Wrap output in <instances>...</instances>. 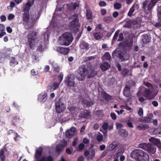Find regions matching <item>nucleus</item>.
I'll use <instances>...</instances> for the list:
<instances>
[{
  "label": "nucleus",
  "instance_id": "72a5a7b5",
  "mask_svg": "<svg viewBox=\"0 0 161 161\" xmlns=\"http://www.w3.org/2000/svg\"><path fill=\"white\" fill-rule=\"evenodd\" d=\"M83 103L86 107H90L94 104V103L92 101H88L84 100L83 101Z\"/></svg>",
  "mask_w": 161,
  "mask_h": 161
},
{
  "label": "nucleus",
  "instance_id": "4be33fe9",
  "mask_svg": "<svg viewBox=\"0 0 161 161\" xmlns=\"http://www.w3.org/2000/svg\"><path fill=\"white\" fill-rule=\"evenodd\" d=\"M119 56L122 61H125L128 60L130 57L129 55L126 52H123L120 53H119Z\"/></svg>",
  "mask_w": 161,
  "mask_h": 161
},
{
  "label": "nucleus",
  "instance_id": "bf43d9fd",
  "mask_svg": "<svg viewBox=\"0 0 161 161\" xmlns=\"http://www.w3.org/2000/svg\"><path fill=\"white\" fill-rule=\"evenodd\" d=\"M63 74L62 72H61L58 77V79L60 80V83L62 81L63 78Z\"/></svg>",
  "mask_w": 161,
  "mask_h": 161
},
{
  "label": "nucleus",
  "instance_id": "c9c22d12",
  "mask_svg": "<svg viewBox=\"0 0 161 161\" xmlns=\"http://www.w3.org/2000/svg\"><path fill=\"white\" fill-rule=\"evenodd\" d=\"M124 152V149L121 148L119 149L115 154V156L116 157H118L122 155Z\"/></svg>",
  "mask_w": 161,
  "mask_h": 161
},
{
  "label": "nucleus",
  "instance_id": "603ef678",
  "mask_svg": "<svg viewBox=\"0 0 161 161\" xmlns=\"http://www.w3.org/2000/svg\"><path fill=\"white\" fill-rule=\"evenodd\" d=\"M114 7L115 9H119L121 8V5L119 3H116L114 4Z\"/></svg>",
  "mask_w": 161,
  "mask_h": 161
},
{
  "label": "nucleus",
  "instance_id": "a878e982",
  "mask_svg": "<svg viewBox=\"0 0 161 161\" xmlns=\"http://www.w3.org/2000/svg\"><path fill=\"white\" fill-rule=\"evenodd\" d=\"M38 15L37 16H35V15H31V21L30 22V23L32 24V27L34 25L36 21L39 19L40 15V14L39 13H38Z\"/></svg>",
  "mask_w": 161,
  "mask_h": 161
},
{
  "label": "nucleus",
  "instance_id": "4c0bfd02",
  "mask_svg": "<svg viewBox=\"0 0 161 161\" xmlns=\"http://www.w3.org/2000/svg\"><path fill=\"white\" fill-rule=\"evenodd\" d=\"M92 12L90 10H87L86 13V16L87 19H91L92 17Z\"/></svg>",
  "mask_w": 161,
  "mask_h": 161
},
{
  "label": "nucleus",
  "instance_id": "473e14b6",
  "mask_svg": "<svg viewBox=\"0 0 161 161\" xmlns=\"http://www.w3.org/2000/svg\"><path fill=\"white\" fill-rule=\"evenodd\" d=\"M119 133L123 137L125 138L128 135V132L125 130L121 129L119 131Z\"/></svg>",
  "mask_w": 161,
  "mask_h": 161
},
{
  "label": "nucleus",
  "instance_id": "13d9d810",
  "mask_svg": "<svg viewBox=\"0 0 161 161\" xmlns=\"http://www.w3.org/2000/svg\"><path fill=\"white\" fill-rule=\"evenodd\" d=\"M17 117H13L12 120V124L11 125H14V126H15V122L17 120Z\"/></svg>",
  "mask_w": 161,
  "mask_h": 161
},
{
  "label": "nucleus",
  "instance_id": "39448f33",
  "mask_svg": "<svg viewBox=\"0 0 161 161\" xmlns=\"http://www.w3.org/2000/svg\"><path fill=\"white\" fill-rule=\"evenodd\" d=\"M139 147L151 154H154L156 152V146L153 144L147 143H141L139 145Z\"/></svg>",
  "mask_w": 161,
  "mask_h": 161
},
{
  "label": "nucleus",
  "instance_id": "864d4df0",
  "mask_svg": "<svg viewBox=\"0 0 161 161\" xmlns=\"http://www.w3.org/2000/svg\"><path fill=\"white\" fill-rule=\"evenodd\" d=\"M158 20L159 21V22H157L154 24V26L157 28H159L161 27V22H160V20L158 19Z\"/></svg>",
  "mask_w": 161,
  "mask_h": 161
},
{
  "label": "nucleus",
  "instance_id": "ea45409f",
  "mask_svg": "<svg viewBox=\"0 0 161 161\" xmlns=\"http://www.w3.org/2000/svg\"><path fill=\"white\" fill-rule=\"evenodd\" d=\"M111 57L110 55L108 53H106L102 57L103 60H109Z\"/></svg>",
  "mask_w": 161,
  "mask_h": 161
},
{
  "label": "nucleus",
  "instance_id": "c03bdc74",
  "mask_svg": "<svg viewBox=\"0 0 161 161\" xmlns=\"http://www.w3.org/2000/svg\"><path fill=\"white\" fill-rule=\"evenodd\" d=\"M14 140L15 142L18 141L19 138L20 137V136L16 132H14Z\"/></svg>",
  "mask_w": 161,
  "mask_h": 161
},
{
  "label": "nucleus",
  "instance_id": "49530a36",
  "mask_svg": "<svg viewBox=\"0 0 161 161\" xmlns=\"http://www.w3.org/2000/svg\"><path fill=\"white\" fill-rule=\"evenodd\" d=\"M129 72V70L126 69H124L122 70L121 72V74L124 76H125L128 74Z\"/></svg>",
  "mask_w": 161,
  "mask_h": 161
},
{
  "label": "nucleus",
  "instance_id": "b1692460",
  "mask_svg": "<svg viewBox=\"0 0 161 161\" xmlns=\"http://www.w3.org/2000/svg\"><path fill=\"white\" fill-rule=\"evenodd\" d=\"M149 141L153 143V144L155 145H157V146L159 147L160 149H161V142L158 139L152 137L149 139Z\"/></svg>",
  "mask_w": 161,
  "mask_h": 161
},
{
  "label": "nucleus",
  "instance_id": "4d7b16f0",
  "mask_svg": "<svg viewBox=\"0 0 161 161\" xmlns=\"http://www.w3.org/2000/svg\"><path fill=\"white\" fill-rule=\"evenodd\" d=\"M31 73L33 76H35L38 74V73L37 71H36L34 69H32L31 70Z\"/></svg>",
  "mask_w": 161,
  "mask_h": 161
},
{
  "label": "nucleus",
  "instance_id": "4468645a",
  "mask_svg": "<svg viewBox=\"0 0 161 161\" xmlns=\"http://www.w3.org/2000/svg\"><path fill=\"white\" fill-rule=\"evenodd\" d=\"M155 5V4L152 0L150 2L148 0H145L143 2V8L144 10H146L147 6V10L150 12Z\"/></svg>",
  "mask_w": 161,
  "mask_h": 161
},
{
  "label": "nucleus",
  "instance_id": "f704fd0d",
  "mask_svg": "<svg viewBox=\"0 0 161 161\" xmlns=\"http://www.w3.org/2000/svg\"><path fill=\"white\" fill-rule=\"evenodd\" d=\"M80 116L82 118H86L89 116L90 114L87 111L81 112L80 114Z\"/></svg>",
  "mask_w": 161,
  "mask_h": 161
},
{
  "label": "nucleus",
  "instance_id": "0eeeda50",
  "mask_svg": "<svg viewBox=\"0 0 161 161\" xmlns=\"http://www.w3.org/2000/svg\"><path fill=\"white\" fill-rule=\"evenodd\" d=\"M22 18L23 24L26 29L31 28L32 27V24L29 22L30 19V13H24L22 14Z\"/></svg>",
  "mask_w": 161,
  "mask_h": 161
},
{
  "label": "nucleus",
  "instance_id": "0e129e2a",
  "mask_svg": "<svg viewBox=\"0 0 161 161\" xmlns=\"http://www.w3.org/2000/svg\"><path fill=\"white\" fill-rule=\"evenodd\" d=\"M69 130L74 135H75V133L76 132V129L74 127L71 128Z\"/></svg>",
  "mask_w": 161,
  "mask_h": 161
},
{
  "label": "nucleus",
  "instance_id": "20e7f679",
  "mask_svg": "<svg viewBox=\"0 0 161 161\" xmlns=\"http://www.w3.org/2000/svg\"><path fill=\"white\" fill-rule=\"evenodd\" d=\"M73 38L72 34L69 32L64 33L62 36L59 38L60 45L68 46L72 42Z\"/></svg>",
  "mask_w": 161,
  "mask_h": 161
},
{
  "label": "nucleus",
  "instance_id": "774afa93",
  "mask_svg": "<svg viewBox=\"0 0 161 161\" xmlns=\"http://www.w3.org/2000/svg\"><path fill=\"white\" fill-rule=\"evenodd\" d=\"M14 15L13 14H10L8 16V19L9 20H11L14 18Z\"/></svg>",
  "mask_w": 161,
  "mask_h": 161
},
{
  "label": "nucleus",
  "instance_id": "7c9ffc66",
  "mask_svg": "<svg viewBox=\"0 0 161 161\" xmlns=\"http://www.w3.org/2000/svg\"><path fill=\"white\" fill-rule=\"evenodd\" d=\"M119 143L118 142L114 141L109 146V149L110 150H112L114 149L118 145Z\"/></svg>",
  "mask_w": 161,
  "mask_h": 161
},
{
  "label": "nucleus",
  "instance_id": "9b49d317",
  "mask_svg": "<svg viewBox=\"0 0 161 161\" xmlns=\"http://www.w3.org/2000/svg\"><path fill=\"white\" fill-rule=\"evenodd\" d=\"M140 152L138 161H149V157L147 153L142 150Z\"/></svg>",
  "mask_w": 161,
  "mask_h": 161
},
{
  "label": "nucleus",
  "instance_id": "bb28decb",
  "mask_svg": "<svg viewBox=\"0 0 161 161\" xmlns=\"http://www.w3.org/2000/svg\"><path fill=\"white\" fill-rule=\"evenodd\" d=\"M47 94L44 93L43 95L42 94H40L38 96V99L41 102H44L47 99Z\"/></svg>",
  "mask_w": 161,
  "mask_h": 161
},
{
  "label": "nucleus",
  "instance_id": "f8f14e48",
  "mask_svg": "<svg viewBox=\"0 0 161 161\" xmlns=\"http://www.w3.org/2000/svg\"><path fill=\"white\" fill-rule=\"evenodd\" d=\"M140 152L138 161H149V157L147 153L142 150Z\"/></svg>",
  "mask_w": 161,
  "mask_h": 161
},
{
  "label": "nucleus",
  "instance_id": "3c124183",
  "mask_svg": "<svg viewBox=\"0 0 161 161\" xmlns=\"http://www.w3.org/2000/svg\"><path fill=\"white\" fill-rule=\"evenodd\" d=\"M151 93V92L149 89H146L144 92V96L145 97H147Z\"/></svg>",
  "mask_w": 161,
  "mask_h": 161
},
{
  "label": "nucleus",
  "instance_id": "412c9836",
  "mask_svg": "<svg viewBox=\"0 0 161 161\" xmlns=\"http://www.w3.org/2000/svg\"><path fill=\"white\" fill-rule=\"evenodd\" d=\"M141 150L136 149L132 151L131 153V157L137 161Z\"/></svg>",
  "mask_w": 161,
  "mask_h": 161
},
{
  "label": "nucleus",
  "instance_id": "423d86ee",
  "mask_svg": "<svg viewBox=\"0 0 161 161\" xmlns=\"http://www.w3.org/2000/svg\"><path fill=\"white\" fill-rule=\"evenodd\" d=\"M37 32L35 31H30L27 35V39L30 48H32L37 38Z\"/></svg>",
  "mask_w": 161,
  "mask_h": 161
},
{
  "label": "nucleus",
  "instance_id": "5fc2aeb1",
  "mask_svg": "<svg viewBox=\"0 0 161 161\" xmlns=\"http://www.w3.org/2000/svg\"><path fill=\"white\" fill-rule=\"evenodd\" d=\"M133 45V42H130L128 43L127 45V48L129 50H130L131 48V47Z\"/></svg>",
  "mask_w": 161,
  "mask_h": 161
},
{
  "label": "nucleus",
  "instance_id": "6e6d98bb",
  "mask_svg": "<svg viewBox=\"0 0 161 161\" xmlns=\"http://www.w3.org/2000/svg\"><path fill=\"white\" fill-rule=\"evenodd\" d=\"M43 46L42 45L40 44L37 48V50L41 52H42L43 51V48H42Z\"/></svg>",
  "mask_w": 161,
  "mask_h": 161
},
{
  "label": "nucleus",
  "instance_id": "c756f323",
  "mask_svg": "<svg viewBox=\"0 0 161 161\" xmlns=\"http://www.w3.org/2000/svg\"><path fill=\"white\" fill-rule=\"evenodd\" d=\"M79 7V3H72L69 7V9L71 10H74L76 9Z\"/></svg>",
  "mask_w": 161,
  "mask_h": 161
},
{
  "label": "nucleus",
  "instance_id": "f03ea898",
  "mask_svg": "<svg viewBox=\"0 0 161 161\" xmlns=\"http://www.w3.org/2000/svg\"><path fill=\"white\" fill-rule=\"evenodd\" d=\"M78 14L75 13L69 17V20H72L69 25V28L72 32H77L80 27Z\"/></svg>",
  "mask_w": 161,
  "mask_h": 161
},
{
  "label": "nucleus",
  "instance_id": "09e8293b",
  "mask_svg": "<svg viewBox=\"0 0 161 161\" xmlns=\"http://www.w3.org/2000/svg\"><path fill=\"white\" fill-rule=\"evenodd\" d=\"M92 153L89 155V156L87 157V159L88 160L92 159L95 155V152L94 150H92Z\"/></svg>",
  "mask_w": 161,
  "mask_h": 161
},
{
  "label": "nucleus",
  "instance_id": "a211bd4d",
  "mask_svg": "<svg viewBox=\"0 0 161 161\" xmlns=\"http://www.w3.org/2000/svg\"><path fill=\"white\" fill-rule=\"evenodd\" d=\"M95 32L93 33V35L96 40L101 38V24H99L96 25L95 30Z\"/></svg>",
  "mask_w": 161,
  "mask_h": 161
},
{
  "label": "nucleus",
  "instance_id": "e2e57ef3",
  "mask_svg": "<svg viewBox=\"0 0 161 161\" xmlns=\"http://www.w3.org/2000/svg\"><path fill=\"white\" fill-rule=\"evenodd\" d=\"M12 105L13 107L17 109H19V106L18 105V104L17 103L14 102L13 103Z\"/></svg>",
  "mask_w": 161,
  "mask_h": 161
},
{
  "label": "nucleus",
  "instance_id": "1a4fd4ad",
  "mask_svg": "<svg viewBox=\"0 0 161 161\" xmlns=\"http://www.w3.org/2000/svg\"><path fill=\"white\" fill-rule=\"evenodd\" d=\"M75 76L74 74H70L68 75L67 78L65 80V83L67 86L70 87L74 86L75 84Z\"/></svg>",
  "mask_w": 161,
  "mask_h": 161
},
{
  "label": "nucleus",
  "instance_id": "58836bf2",
  "mask_svg": "<svg viewBox=\"0 0 161 161\" xmlns=\"http://www.w3.org/2000/svg\"><path fill=\"white\" fill-rule=\"evenodd\" d=\"M65 135L67 138H71L74 135L69 130H68L66 131Z\"/></svg>",
  "mask_w": 161,
  "mask_h": 161
},
{
  "label": "nucleus",
  "instance_id": "aec40b11",
  "mask_svg": "<svg viewBox=\"0 0 161 161\" xmlns=\"http://www.w3.org/2000/svg\"><path fill=\"white\" fill-rule=\"evenodd\" d=\"M79 47L82 50H85L86 51L88 50L89 48V44L84 41H82L80 42Z\"/></svg>",
  "mask_w": 161,
  "mask_h": 161
},
{
  "label": "nucleus",
  "instance_id": "a19ab883",
  "mask_svg": "<svg viewBox=\"0 0 161 161\" xmlns=\"http://www.w3.org/2000/svg\"><path fill=\"white\" fill-rule=\"evenodd\" d=\"M10 64L11 65L13 66L14 65H16L18 64V62L16 60L14 57H12L11 58Z\"/></svg>",
  "mask_w": 161,
  "mask_h": 161
},
{
  "label": "nucleus",
  "instance_id": "e433bc0d",
  "mask_svg": "<svg viewBox=\"0 0 161 161\" xmlns=\"http://www.w3.org/2000/svg\"><path fill=\"white\" fill-rule=\"evenodd\" d=\"M144 84L147 87H149L150 88H151L152 89H154L155 88H158V86L156 85H155L154 86H153L150 83L146 82H144Z\"/></svg>",
  "mask_w": 161,
  "mask_h": 161
},
{
  "label": "nucleus",
  "instance_id": "37998d69",
  "mask_svg": "<svg viewBox=\"0 0 161 161\" xmlns=\"http://www.w3.org/2000/svg\"><path fill=\"white\" fill-rule=\"evenodd\" d=\"M158 18L161 22V6L158 7Z\"/></svg>",
  "mask_w": 161,
  "mask_h": 161
},
{
  "label": "nucleus",
  "instance_id": "c85d7f7f",
  "mask_svg": "<svg viewBox=\"0 0 161 161\" xmlns=\"http://www.w3.org/2000/svg\"><path fill=\"white\" fill-rule=\"evenodd\" d=\"M149 127L148 125L143 124H141L137 127V128L139 130H144L148 129Z\"/></svg>",
  "mask_w": 161,
  "mask_h": 161
},
{
  "label": "nucleus",
  "instance_id": "338daca9",
  "mask_svg": "<svg viewBox=\"0 0 161 161\" xmlns=\"http://www.w3.org/2000/svg\"><path fill=\"white\" fill-rule=\"evenodd\" d=\"M116 127L117 129H120L122 128V125L120 123H116Z\"/></svg>",
  "mask_w": 161,
  "mask_h": 161
},
{
  "label": "nucleus",
  "instance_id": "ddd939ff",
  "mask_svg": "<svg viewBox=\"0 0 161 161\" xmlns=\"http://www.w3.org/2000/svg\"><path fill=\"white\" fill-rule=\"evenodd\" d=\"M140 152L138 161H149V157L147 153L142 150Z\"/></svg>",
  "mask_w": 161,
  "mask_h": 161
},
{
  "label": "nucleus",
  "instance_id": "680f3d73",
  "mask_svg": "<svg viewBox=\"0 0 161 161\" xmlns=\"http://www.w3.org/2000/svg\"><path fill=\"white\" fill-rule=\"evenodd\" d=\"M138 114L139 115L141 116L143 114V109L142 108H139V111L138 112Z\"/></svg>",
  "mask_w": 161,
  "mask_h": 161
},
{
  "label": "nucleus",
  "instance_id": "052dcab7",
  "mask_svg": "<svg viewBox=\"0 0 161 161\" xmlns=\"http://www.w3.org/2000/svg\"><path fill=\"white\" fill-rule=\"evenodd\" d=\"M123 38L124 37L123 34L121 33H120L119 35V39L118 41H122L123 40Z\"/></svg>",
  "mask_w": 161,
  "mask_h": 161
},
{
  "label": "nucleus",
  "instance_id": "5701e85b",
  "mask_svg": "<svg viewBox=\"0 0 161 161\" xmlns=\"http://www.w3.org/2000/svg\"><path fill=\"white\" fill-rule=\"evenodd\" d=\"M131 86L127 85L125 86L123 91V94L124 96L127 97H129L131 96V93L130 91Z\"/></svg>",
  "mask_w": 161,
  "mask_h": 161
},
{
  "label": "nucleus",
  "instance_id": "6ab92c4d",
  "mask_svg": "<svg viewBox=\"0 0 161 161\" xmlns=\"http://www.w3.org/2000/svg\"><path fill=\"white\" fill-rule=\"evenodd\" d=\"M57 51L59 53L63 55H66L69 52L68 48L59 47L57 48Z\"/></svg>",
  "mask_w": 161,
  "mask_h": 161
},
{
  "label": "nucleus",
  "instance_id": "9d476101",
  "mask_svg": "<svg viewBox=\"0 0 161 161\" xmlns=\"http://www.w3.org/2000/svg\"><path fill=\"white\" fill-rule=\"evenodd\" d=\"M63 143H60L57 144L55 148V153L59 155L61 152L64 149V148L67 146V142L64 140L63 142Z\"/></svg>",
  "mask_w": 161,
  "mask_h": 161
},
{
  "label": "nucleus",
  "instance_id": "8fccbe9b",
  "mask_svg": "<svg viewBox=\"0 0 161 161\" xmlns=\"http://www.w3.org/2000/svg\"><path fill=\"white\" fill-rule=\"evenodd\" d=\"M53 69L54 71L56 72H59L60 69L58 65L57 64L54 65L53 66Z\"/></svg>",
  "mask_w": 161,
  "mask_h": 161
},
{
  "label": "nucleus",
  "instance_id": "69168bd1",
  "mask_svg": "<svg viewBox=\"0 0 161 161\" xmlns=\"http://www.w3.org/2000/svg\"><path fill=\"white\" fill-rule=\"evenodd\" d=\"M110 116L112 119L115 120L116 119V117L115 114L114 113H112L110 114Z\"/></svg>",
  "mask_w": 161,
  "mask_h": 161
},
{
  "label": "nucleus",
  "instance_id": "79ce46f5",
  "mask_svg": "<svg viewBox=\"0 0 161 161\" xmlns=\"http://www.w3.org/2000/svg\"><path fill=\"white\" fill-rule=\"evenodd\" d=\"M101 96H102L107 100L110 99L111 97L110 96L105 92H101Z\"/></svg>",
  "mask_w": 161,
  "mask_h": 161
},
{
  "label": "nucleus",
  "instance_id": "a18cd8bd",
  "mask_svg": "<svg viewBox=\"0 0 161 161\" xmlns=\"http://www.w3.org/2000/svg\"><path fill=\"white\" fill-rule=\"evenodd\" d=\"M60 82L59 83L56 82H54L52 85V87L54 90L57 89L59 86Z\"/></svg>",
  "mask_w": 161,
  "mask_h": 161
},
{
  "label": "nucleus",
  "instance_id": "de8ad7c7",
  "mask_svg": "<svg viewBox=\"0 0 161 161\" xmlns=\"http://www.w3.org/2000/svg\"><path fill=\"white\" fill-rule=\"evenodd\" d=\"M112 17L111 16L105 17L103 19V20L106 23H109L112 21Z\"/></svg>",
  "mask_w": 161,
  "mask_h": 161
},
{
  "label": "nucleus",
  "instance_id": "393cba45",
  "mask_svg": "<svg viewBox=\"0 0 161 161\" xmlns=\"http://www.w3.org/2000/svg\"><path fill=\"white\" fill-rule=\"evenodd\" d=\"M139 8V5L137 4H134L132 7L130 9L128 13V15L130 17L132 15V14L134 11L135 9H138Z\"/></svg>",
  "mask_w": 161,
  "mask_h": 161
},
{
  "label": "nucleus",
  "instance_id": "f257e3e1",
  "mask_svg": "<svg viewBox=\"0 0 161 161\" xmlns=\"http://www.w3.org/2000/svg\"><path fill=\"white\" fill-rule=\"evenodd\" d=\"M87 75L88 78H92L95 76L92 64L90 62L80 66L76 74V77L79 81L84 80Z\"/></svg>",
  "mask_w": 161,
  "mask_h": 161
},
{
  "label": "nucleus",
  "instance_id": "2f4dec72",
  "mask_svg": "<svg viewBox=\"0 0 161 161\" xmlns=\"http://www.w3.org/2000/svg\"><path fill=\"white\" fill-rule=\"evenodd\" d=\"M142 40L144 43H147L149 42L150 38L146 34H143L142 36Z\"/></svg>",
  "mask_w": 161,
  "mask_h": 161
},
{
  "label": "nucleus",
  "instance_id": "7ed1b4c3",
  "mask_svg": "<svg viewBox=\"0 0 161 161\" xmlns=\"http://www.w3.org/2000/svg\"><path fill=\"white\" fill-rule=\"evenodd\" d=\"M43 152L42 147L40 146L36 150L35 158L36 161H53L54 159L52 156H43L41 158Z\"/></svg>",
  "mask_w": 161,
  "mask_h": 161
},
{
  "label": "nucleus",
  "instance_id": "dca6fc26",
  "mask_svg": "<svg viewBox=\"0 0 161 161\" xmlns=\"http://www.w3.org/2000/svg\"><path fill=\"white\" fill-rule=\"evenodd\" d=\"M108 124L107 123H104L102 125V128L104 130V131H103V136L101 135V142L103 141L105 142L107 140V133L108 128Z\"/></svg>",
  "mask_w": 161,
  "mask_h": 161
},
{
  "label": "nucleus",
  "instance_id": "2eb2a0df",
  "mask_svg": "<svg viewBox=\"0 0 161 161\" xmlns=\"http://www.w3.org/2000/svg\"><path fill=\"white\" fill-rule=\"evenodd\" d=\"M34 0H28L24 7L23 12L24 13H29L31 8L34 4Z\"/></svg>",
  "mask_w": 161,
  "mask_h": 161
},
{
  "label": "nucleus",
  "instance_id": "6e6552de",
  "mask_svg": "<svg viewBox=\"0 0 161 161\" xmlns=\"http://www.w3.org/2000/svg\"><path fill=\"white\" fill-rule=\"evenodd\" d=\"M55 106L56 112L58 114L63 112L66 108V106L61 98H59L58 100L56 102Z\"/></svg>",
  "mask_w": 161,
  "mask_h": 161
},
{
  "label": "nucleus",
  "instance_id": "cd10ccee",
  "mask_svg": "<svg viewBox=\"0 0 161 161\" xmlns=\"http://www.w3.org/2000/svg\"><path fill=\"white\" fill-rule=\"evenodd\" d=\"M110 67V65L107 62H104L101 64V70L105 71L108 69Z\"/></svg>",
  "mask_w": 161,
  "mask_h": 161
},
{
  "label": "nucleus",
  "instance_id": "f3484780",
  "mask_svg": "<svg viewBox=\"0 0 161 161\" xmlns=\"http://www.w3.org/2000/svg\"><path fill=\"white\" fill-rule=\"evenodd\" d=\"M9 143H7L0 150V158L1 161H5L6 159V156L5 155V152H7L8 150L7 148L8 147Z\"/></svg>",
  "mask_w": 161,
  "mask_h": 161
}]
</instances>
